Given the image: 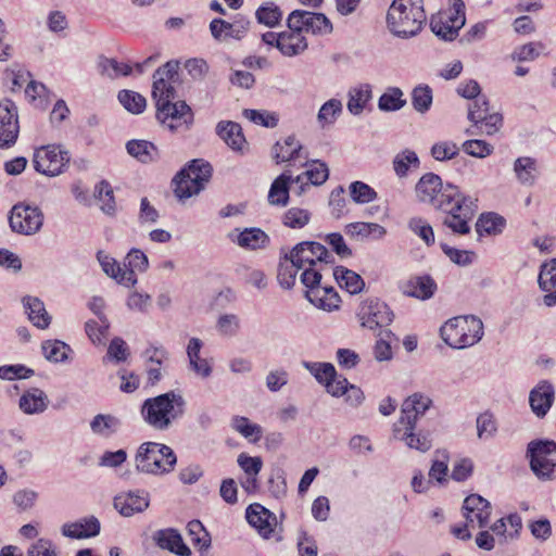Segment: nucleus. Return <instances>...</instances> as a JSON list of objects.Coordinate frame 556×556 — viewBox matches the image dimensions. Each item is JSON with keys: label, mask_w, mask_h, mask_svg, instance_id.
Segmentation results:
<instances>
[{"label": "nucleus", "mask_w": 556, "mask_h": 556, "mask_svg": "<svg viewBox=\"0 0 556 556\" xmlns=\"http://www.w3.org/2000/svg\"><path fill=\"white\" fill-rule=\"evenodd\" d=\"M307 49L306 38L294 31H282L279 41V51L286 56H295Z\"/></svg>", "instance_id": "obj_38"}, {"label": "nucleus", "mask_w": 556, "mask_h": 556, "mask_svg": "<svg viewBox=\"0 0 556 556\" xmlns=\"http://www.w3.org/2000/svg\"><path fill=\"white\" fill-rule=\"evenodd\" d=\"M351 199L357 204H366L377 199V192L363 181H353L349 187Z\"/></svg>", "instance_id": "obj_54"}, {"label": "nucleus", "mask_w": 556, "mask_h": 556, "mask_svg": "<svg viewBox=\"0 0 556 556\" xmlns=\"http://www.w3.org/2000/svg\"><path fill=\"white\" fill-rule=\"evenodd\" d=\"M273 152L277 163L296 161L302 157V144L294 136H288L283 143L277 142L274 146Z\"/></svg>", "instance_id": "obj_39"}, {"label": "nucleus", "mask_w": 556, "mask_h": 556, "mask_svg": "<svg viewBox=\"0 0 556 556\" xmlns=\"http://www.w3.org/2000/svg\"><path fill=\"white\" fill-rule=\"evenodd\" d=\"M506 220L496 213H483L476 223V231L480 237L483 235H498L503 231Z\"/></svg>", "instance_id": "obj_43"}, {"label": "nucleus", "mask_w": 556, "mask_h": 556, "mask_svg": "<svg viewBox=\"0 0 556 556\" xmlns=\"http://www.w3.org/2000/svg\"><path fill=\"white\" fill-rule=\"evenodd\" d=\"M18 111L16 104L9 99L0 102V148L12 147L18 137Z\"/></svg>", "instance_id": "obj_15"}, {"label": "nucleus", "mask_w": 556, "mask_h": 556, "mask_svg": "<svg viewBox=\"0 0 556 556\" xmlns=\"http://www.w3.org/2000/svg\"><path fill=\"white\" fill-rule=\"evenodd\" d=\"M530 467L541 480L556 479V459L552 456L556 453V442L551 440L532 441L528 444Z\"/></svg>", "instance_id": "obj_9"}, {"label": "nucleus", "mask_w": 556, "mask_h": 556, "mask_svg": "<svg viewBox=\"0 0 556 556\" xmlns=\"http://www.w3.org/2000/svg\"><path fill=\"white\" fill-rule=\"evenodd\" d=\"M401 289L405 295L428 300L433 296L437 283L429 275L415 276L404 282Z\"/></svg>", "instance_id": "obj_26"}, {"label": "nucleus", "mask_w": 556, "mask_h": 556, "mask_svg": "<svg viewBox=\"0 0 556 556\" xmlns=\"http://www.w3.org/2000/svg\"><path fill=\"white\" fill-rule=\"evenodd\" d=\"M27 556H59V552L51 540L40 538L28 547Z\"/></svg>", "instance_id": "obj_64"}, {"label": "nucleus", "mask_w": 556, "mask_h": 556, "mask_svg": "<svg viewBox=\"0 0 556 556\" xmlns=\"http://www.w3.org/2000/svg\"><path fill=\"white\" fill-rule=\"evenodd\" d=\"M70 161V152L56 144L42 146L36 149L33 157L35 169L49 177H55L64 173Z\"/></svg>", "instance_id": "obj_10"}, {"label": "nucleus", "mask_w": 556, "mask_h": 556, "mask_svg": "<svg viewBox=\"0 0 556 556\" xmlns=\"http://www.w3.org/2000/svg\"><path fill=\"white\" fill-rule=\"evenodd\" d=\"M406 104L403 91L399 87H389L378 100V108L383 112L401 110Z\"/></svg>", "instance_id": "obj_45"}, {"label": "nucleus", "mask_w": 556, "mask_h": 556, "mask_svg": "<svg viewBox=\"0 0 556 556\" xmlns=\"http://www.w3.org/2000/svg\"><path fill=\"white\" fill-rule=\"evenodd\" d=\"M419 159L412 150H404L397 153L393 160V168L399 177H405L410 167H419Z\"/></svg>", "instance_id": "obj_50"}, {"label": "nucleus", "mask_w": 556, "mask_h": 556, "mask_svg": "<svg viewBox=\"0 0 556 556\" xmlns=\"http://www.w3.org/2000/svg\"><path fill=\"white\" fill-rule=\"evenodd\" d=\"M203 342L199 338H191L187 345L189 369L202 379L208 378L213 372V366L206 358L201 357Z\"/></svg>", "instance_id": "obj_21"}, {"label": "nucleus", "mask_w": 556, "mask_h": 556, "mask_svg": "<svg viewBox=\"0 0 556 556\" xmlns=\"http://www.w3.org/2000/svg\"><path fill=\"white\" fill-rule=\"evenodd\" d=\"M427 16L422 0H393L387 13L388 29L396 37H415Z\"/></svg>", "instance_id": "obj_4"}, {"label": "nucleus", "mask_w": 556, "mask_h": 556, "mask_svg": "<svg viewBox=\"0 0 556 556\" xmlns=\"http://www.w3.org/2000/svg\"><path fill=\"white\" fill-rule=\"evenodd\" d=\"M149 266L148 256L138 249H131L124 261L125 270H131L132 274L136 271L143 273Z\"/></svg>", "instance_id": "obj_59"}, {"label": "nucleus", "mask_w": 556, "mask_h": 556, "mask_svg": "<svg viewBox=\"0 0 556 556\" xmlns=\"http://www.w3.org/2000/svg\"><path fill=\"white\" fill-rule=\"evenodd\" d=\"M415 193L421 203L430 204L446 214L443 225L453 233L467 235L471 227L469 222L478 211L477 199L463 193L458 187L443 186L439 175L427 173L415 186Z\"/></svg>", "instance_id": "obj_1"}, {"label": "nucleus", "mask_w": 556, "mask_h": 556, "mask_svg": "<svg viewBox=\"0 0 556 556\" xmlns=\"http://www.w3.org/2000/svg\"><path fill=\"white\" fill-rule=\"evenodd\" d=\"M117 98L119 103L134 114L142 113L147 105L144 97L131 90L119 91Z\"/></svg>", "instance_id": "obj_53"}, {"label": "nucleus", "mask_w": 556, "mask_h": 556, "mask_svg": "<svg viewBox=\"0 0 556 556\" xmlns=\"http://www.w3.org/2000/svg\"><path fill=\"white\" fill-rule=\"evenodd\" d=\"M332 275L339 286L351 294L359 293L365 287V282L358 274L343 266L336 267Z\"/></svg>", "instance_id": "obj_41"}, {"label": "nucleus", "mask_w": 556, "mask_h": 556, "mask_svg": "<svg viewBox=\"0 0 556 556\" xmlns=\"http://www.w3.org/2000/svg\"><path fill=\"white\" fill-rule=\"evenodd\" d=\"M431 404V399L421 393H414L405 399L401 407V417L393 425V438L404 442L409 448L429 451L432 446L430 433L421 428L420 422Z\"/></svg>", "instance_id": "obj_2"}, {"label": "nucleus", "mask_w": 556, "mask_h": 556, "mask_svg": "<svg viewBox=\"0 0 556 556\" xmlns=\"http://www.w3.org/2000/svg\"><path fill=\"white\" fill-rule=\"evenodd\" d=\"M121 427V419L112 414H98L90 421L91 432L102 439L113 437L118 432Z\"/></svg>", "instance_id": "obj_33"}, {"label": "nucleus", "mask_w": 556, "mask_h": 556, "mask_svg": "<svg viewBox=\"0 0 556 556\" xmlns=\"http://www.w3.org/2000/svg\"><path fill=\"white\" fill-rule=\"evenodd\" d=\"M300 269L302 268L289 256V253H285L280 257L277 273L280 287L287 290L291 289L295 285L296 274Z\"/></svg>", "instance_id": "obj_42"}, {"label": "nucleus", "mask_w": 556, "mask_h": 556, "mask_svg": "<svg viewBox=\"0 0 556 556\" xmlns=\"http://www.w3.org/2000/svg\"><path fill=\"white\" fill-rule=\"evenodd\" d=\"M49 404L47 394L38 389L30 388L20 397L18 406L24 414L34 415L43 413Z\"/></svg>", "instance_id": "obj_29"}, {"label": "nucleus", "mask_w": 556, "mask_h": 556, "mask_svg": "<svg viewBox=\"0 0 556 556\" xmlns=\"http://www.w3.org/2000/svg\"><path fill=\"white\" fill-rule=\"evenodd\" d=\"M179 63L177 61H168L159 67L153 74L152 97L155 105L166 100H174L176 89L174 83L177 80Z\"/></svg>", "instance_id": "obj_13"}, {"label": "nucleus", "mask_w": 556, "mask_h": 556, "mask_svg": "<svg viewBox=\"0 0 556 556\" xmlns=\"http://www.w3.org/2000/svg\"><path fill=\"white\" fill-rule=\"evenodd\" d=\"M126 150L141 163H151L160 157L159 149L147 140H130L126 144Z\"/></svg>", "instance_id": "obj_40"}, {"label": "nucleus", "mask_w": 556, "mask_h": 556, "mask_svg": "<svg viewBox=\"0 0 556 556\" xmlns=\"http://www.w3.org/2000/svg\"><path fill=\"white\" fill-rule=\"evenodd\" d=\"M555 399L554 387L543 380L529 394V403L536 417L543 418L549 410Z\"/></svg>", "instance_id": "obj_20"}, {"label": "nucleus", "mask_w": 556, "mask_h": 556, "mask_svg": "<svg viewBox=\"0 0 556 556\" xmlns=\"http://www.w3.org/2000/svg\"><path fill=\"white\" fill-rule=\"evenodd\" d=\"M463 515L468 525L485 528L490 521L492 506L479 494H470L463 504Z\"/></svg>", "instance_id": "obj_16"}, {"label": "nucleus", "mask_w": 556, "mask_h": 556, "mask_svg": "<svg viewBox=\"0 0 556 556\" xmlns=\"http://www.w3.org/2000/svg\"><path fill=\"white\" fill-rule=\"evenodd\" d=\"M332 31V24L323 13L305 11V33L327 35Z\"/></svg>", "instance_id": "obj_47"}, {"label": "nucleus", "mask_w": 556, "mask_h": 556, "mask_svg": "<svg viewBox=\"0 0 556 556\" xmlns=\"http://www.w3.org/2000/svg\"><path fill=\"white\" fill-rule=\"evenodd\" d=\"M101 73L110 78H116L118 76H127L131 73V66L125 63H119L115 59H101L99 62Z\"/></svg>", "instance_id": "obj_58"}, {"label": "nucleus", "mask_w": 556, "mask_h": 556, "mask_svg": "<svg viewBox=\"0 0 556 556\" xmlns=\"http://www.w3.org/2000/svg\"><path fill=\"white\" fill-rule=\"evenodd\" d=\"M180 172H187L188 177L192 179V186L197 187L193 191H201L212 176V166L203 160H193Z\"/></svg>", "instance_id": "obj_36"}, {"label": "nucleus", "mask_w": 556, "mask_h": 556, "mask_svg": "<svg viewBox=\"0 0 556 556\" xmlns=\"http://www.w3.org/2000/svg\"><path fill=\"white\" fill-rule=\"evenodd\" d=\"M147 356V381L150 386H155L161 381L162 365L168 359L169 353L162 345H151L144 351Z\"/></svg>", "instance_id": "obj_23"}, {"label": "nucleus", "mask_w": 556, "mask_h": 556, "mask_svg": "<svg viewBox=\"0 0 556 556\" xmlns=\"http://www.w3.org/2000/svg\"><path fill=\"white\" fill-rule=\"evenodd\" d=\"M305 296L316 307L327 312L338 309L341 302L337 291L328 286L307 290Z\"/></svg>", "instance_id": "obj_27"}, {"label": "nucleus", "mask_w": 556, "mask_h": 556, "mask_svg": "<svg viewBox=\"0 0 556 556\" xmlns=\"http://www.w3.org/2000/svg\"><path fill=\"white\" fill-rule=\"evenodd\" d=\"M173 182L175 186L174 192L180 200L191 198L200 192L193 191L195 187L192 186L193 181L188 177L187 172H179L173 179Z\"/></svg>", "instance_id": "obj_61"}, {"label": "nucleus", "mask_w": 556, "mask_h": 556, "mask_svg": "<svg viewBox=\"0 0 556 556\" xmlns=\"http://www.w3.org/2000/svg\"><path fill=\"white\" fill-rule=\"evenodd\" d=\"M514 172L521 185L533 186L539 176L538 161L530 156L518 157L514 162Z\"/></svg>", "instance_id": "obj_34"}, {"label": "nucleus", "mask_w": 556, "mask_h": 556, "mask_svg": "<svg viewBox=\"0 0 556 556\" xmlns=\"http://www.w3.org/2000/svg\"><path fill=\"white\" fill-rule=\"evenodd\" d=\"M25 313L29 321L39 329H46L51 323V316L46 311L43 302L31 295H26L22 299Z\"/></svg>", "instance_id": "obj_28"}, {"label": "nucleus", "mask_w": 556, "mask_h": 556, "mask_svg": "<svg viewBox=\"0 0 556 556\" xmlns=\"http://www.w3.org/2000/svg\"><path fill=\"white\" fill-rule=\"evenodd\" d=\"M290 184H294V178L289 170H286L273 181L268 202L273 205L286 206L289 201Z\"/></svg>", "instance_id": "obj_32"}, {"label": "nucleus", "mask_w": 556, "mask_h": 556, "mask_svg": "<svg viewBox=\"0 0 556 556\" xmlns=\"http://www.w3.org/2000/svg\"><path fill=\"white\" fill-rule=\"evenodd\" d=\"M186 410V401L180 393H166L147 399L140 408L142 419L157 431H167L177 422Z\"/></svg>", "instance_id": "obj_3"}, {"label": "nucleus", "mask_w": 556, "mask_h": 556, "mask_svg": "<svg viewBox=\"0 0 556 556\" xmlns=\"http://www.w3.org/2000/svg\"><path fill=\"white\" fill-rule=\"evenodd\" d=\"M342 113V103L338 99L326 101L317 113V123L320 128L325 129L332 126Z\"/></svg>", "instance_id": "obj_44"}, {"label": "nucleus", "mask_w": 556, "mask_h": 556, "mask_svg": "<svg viewBox=\"0 0 556 556\" xmlns=\"http://www.w3.org/2000/svg\"><path fill=\"white\" fill-rule=\"evenodd\" d=\"M188 534L193 544L200 548H207L211 544V536L201 521L191 520L187 525Z\"/></svg>", "instance_id": "obj_60"}, {"label": "nucleus", "mask_w": 556, "mask_h": 556, "mask_svg": "<svg viewBox=\"0 0 556 556\" xmlns=\"http://www.w3.org/2000/svg\"><path fill=\"white\" fill-rule=\"evenodd\" d=\"M539 286L546 294L556 292V258L542 264L539 274Z\"/></svg>", "instance_id": "obj_51"}, {"label": "nucleus", "mask_w": 556, "mask_h": 556, "mask_svg": "<svg viewBox=\"0 0 556 556\" xmlns=\"http://www.w3.org/2000/svg\"><path fill=\"white\" fill-rule=\"evenodd\" d=\"M218 136L230 147L232 150H242L245 143L241 126L235 122H219L216 126Z\"/></svg>", "instance_id": "obj_37"}, {"label": "nucleus", "mask_w": 556, "mask_h": 556, "mask_svg": "<svg viewBox=\"0 0 556 556\" xmlns=\"http://www.w3.org/2000/svg\"><path fill=\"white\" fill-rule=\"evenodd\" d=\"M441 338L454 349H464L479 342L483 336V323L480 318L456 316L448 319L440 329Z\"/></svg>", "instance_id": "obj_5"}, {"label": "nucleus", "mask_w": 556, "mask_h": 556, "mask_svg": "<svg viewBox=\"0 0 556 556\" xmlns=\"http://www.w3.org/2000/svg\"><path fill=\"white\" fill-rule=\"evenodd\" d=\"M152 304V298L148 293H142L137 290L131 291L126 300V306L132 312L146 314L149 312Z\"/></svg>", "instance_id": "obj_62"}, {"label": "nucleus", "mask_w": 556, "mask_h": 556, "mask_svg": "<svg viewBox=\"0 0 556 556\" xmlns=\"http://www.w3.org/2000/svg\"><path fill=\"white\" fill-rule=\"evenodd\" d=\"M155 540L161 548L168 549L178 556H189L191 554L190 548L184 543L179 532L174 529L157 531Z\"/></svg>", "instance_id": "obj_31"}, {"label": "nucleus", "mask_w": 556, "mask_h": 556, "mask_svg": "<svg viewBox=\"0 0 556 556\" xmlns=\"http://www.w3.org/2000/svg\"><path fill=\"white\" fill-rule=\"evenodd\" d=\"M9 225L13 232L33 236L41 229L43 214L37 206L17 203L10 211Z\"/></svg>", "instance_id": "obj_11"}, {"label": "nucleus", "mask_w": 556, "mask_h": 556, "mask_svg": "<svg viewBox=\"0 0 556 556\" xmlns=\"http://www.w3.org/2000/svg\"><path fill=\"white\" fill-rule=\"evenodd\" d=\"M231 240L244 250L255 251L266 249L270 243L269 236L261 228L251 227L239 231Z\"/></svg>", "instance_id": "obj_22"}, {"label": "nucleus", "mask_w": 556, "mask_h": 556, "mask_svg": "<svg viewBox=\"0 0 556 556\" xmlns=\"http://www.w3.org/2000/svg\"><path fill=\"white\" fill-rule=\"evenodd\" d=\"M231 427L253 443L260 441L263 435L262 427L257 424L250 422L249 418L243 416H233L231 419Z\"/></svg>", "instance_id": "obj_46"}, {"label": "nucleus", "mask_w": 556, "mask_h": 556, "mask_svg": "<svg viewBox=\"0 0 556 556\" xmlns=\"http://www.w3.org/2000/svg\"><path fill=\"white\" fill-rule=\"evenodd\" d=\"M346 108L353 115H359L372 98L369 84H358L349 90Z\"/></svg>", "instance_id": "obj_35"}, {"label": "nucleus", "mask_w": 556, "mask_h": 556, "mask_svg": "<svg viewBox=\"0 0 556 556\" xmlns=\"http://www.w3.org/2000/svg\"><path fill=\"white\" fill-rule=\"evenodd\" d=\"M255 16L260 24H264L267 27H275L281 21L282 12L273 2H267L256 10Z\"/></svg>", "instance_id": "obj_52"}, {"label": "nucleus", "mask_w": 556, "mask_h": 556, "mask_svg": "<svg viewBox=\"0 0 556 556\" xmlns=\"http://www.w3.org/2000/svg\"><path fill=\"white\" fill-rule=\"evenodd\" d=\"M61 532L64 536L71 539L92 538L100 532V521L94 516H91L75 522L64 523Z\"/></svg>", "instance_id": "obj_25"}, {"label": "nucleus", "mask_w": 556, "mask_h": 556, "mask_svg": "<svg viewBox=\"0 0 556 556\" xmlns=\"http://www.w3.org/2000/svg\"><path fill=\"white\" fill-rule=\"evenodd\" d=\"M357 316L362 326L370 330L387 327L394 318V314L390 307L378 299L364 301L359 306Z\"/></svg>", "instance_id": "obj_14"}, {"label": "nucleus", "mask_w": 556, "mask_h": 556, "mask_svg": "<svg viewBox=\"0 0 556 556\" xmlns=\"http://www.w3.org/2000/svg\"><path fill=\"white\" fill-rule=\"evenodd\" d=\"M155 106L157 121L172 132H187L193 125V112L182 100H166Z\"/></svg>", "instance_id": "obj_8"}, {"label": "nucleus", "mask_w": 556, "mask_h": 556, "mask_svg": "<svg viewBox=\"0 0 556 556\" xmlns=\"http://www.w3.org/2000/svg\"><path fill=\"white\" fill-rule=\"evenodd\" d=\"M149 504V493L140 490L123 492L114 497V507L124 517L144 511Z\"/></svg>", "instance_id": "obj_17"}, {"label": "nucleus", "mask_w": 556, "mask_h": 556, "mask_svg": "<svg viewBox=\"0 0 556 556\" xmlns=\"http://www.w3.org/2000/svg\"><path fill=\"white\" fill-rule=\"evenodd\" d=\"M476 426L477 435L480 440H490L496 434L497 424L494 416L489 412H484L477 417Z\"/></svg>", "instance_id": "obj_55"}, {"label": "nucleus", "mask_w": 556, "mask_h": 556, "mask_svg": "<svg viewBox=\"0 0 556 556\" xmlns=\"http://www.w3.org/2000/svg\"><path fill=\"white\" fill-rule=\"evenodd\" d=\"M303 366L324 386L336 377V368L331 363L304 362Z\"/></svg>", "instance_id": "obj_56"}, {"label": "nucleus", "mask_w": 556, "mask_h": 556, "mask_svg": "<svg viewBox=\"0 0 556 556\" xmlns=\"http://www.w3.org/2000/svg\"><path fill=\"white\" fill-rule=\"evenodd\" d=\"M45 357L52 363H61L67 358L71 352L70 345L60 340H47L41 345Z\"/></svg>", "instance_id": "obj_48"}, {"label": "nucleus", "mask_w": 556, "mask_h": 556, "mask_svg": "<svg viewBox=\"0 0 556 556\" xmlns=\"http://www.w3.org/2000/svg\"><path fill=\"white\" fill-rule=\"evenodd\" d=\"M466 23L465 3L463 0H451L447 9L431 16L432 33L444 41H453Z\"/></svg>", "instance_id": "obj_7"}, {"label": "nucleus", "mask_w": 556, "mask_h": 556, "mask_svg": "<svg viewBox=\"0 0 556 556\" xmlns=\"http://www.w3.org/2000/svg\"><path fill=\"white\" fill-rule=\"evenodd\" d=\"M348 236L359 240H381L387 229L377 223L356 222L348 224L344 228Z\"/></svg>", "instance_id": "obj_30"}, {"label": "nucleus", "mask_w": 556, "mask_h": 556, "mask_svg": "<svg viewBox=\"0 0 556 556\" xmlns=\"http://www.w3.org/2000/svg\"><path fill=\"white\" fill-rule=\"evenodd\" d=\"M432 89L428 85L420 84L412 91V105L419 113H426L432 105Z\"/></svg>", "instance_id": "obj_49"}, {"label": "nucleus", "mask_w": 556, "mask_h": 556, "mask_svg": "<svg viewBox=\"0 0 556 556\" xmlns=\"http://www.w3.org/2000/svg\"><path fill=\"white\" fill-rule=\"evenodd\" d=\"M289 256L301 267H312L333 264V255L319 242L303 241L293 247L289 252Z\"/></svg>", "instance_id": "obj_12"}, {"label": "nucleus", "mask_w": 556, "mask_h": 556, "mask_svg": "<svg viewBox=\"0 0 556 556\" xmlns=\"http://www.w3.org/2000/svg\"><path fill=\"white\" fill-rule=\"evenodd\" d=\"M329 177V169L326 163L320 161H313L309 168L294 178V184L298 186V194L301 195L305 188L309 185H323Z\"/></svg>", "instance_id": "obj_24"}, {"label": "nucleus", "mask_w": 556, "mask_h": 556, "mask_svg": "<svg viewBox=\"0 0 556 556\" xmlns=\"http://www.w3.org/2000/svg\"><path fill=\"white\" fill-rule=\"evenodd\" d=\"M245 517L250 526L255 528L264 539L270 536L277 523L276 516L257 503L247 508Z\"/></svg>", "instance_id": "obj_19"}, {"label": "nucleus", "mask_w": 556, "mask_h": 556, "mask_svg": "<svg viewBox=\"0 0 556 556\" xmlns=\"http://www.w3.org/2000/svg\"><path fill=\"white\" fill-rule=\"evenodd\" d=\"M176 463L173 448L156 442L142 443L135 456L137 470L151 475L168 473L174 470Z\"/></svg>", "instance_id": "obj_6"}, {"label": "nucleus", "mask_w": 556, "mask_h": 556, "mask_svg": "<svg viewBox=\"0 0 556 556\" xmlns=\"http://www.w3.org/2000/svg\"><path fill=\"white\" fill-rule=\"evenodd\" d=\"M97 260L105 275L114 279L118 285L130 288L137 283V275L132 274L131 270H125L114 257L104 251H98Z\"/></svg>", "instance_id": "obj_18"}, {"label": "nucleus", "mask_w": 556, "mask_h": 556, "mask_svg": "<svg viewBox=\"0 0 556 556\" xmlns=\"http://www.w3.org/2000/svg\"><path fill=\"white\" fill-rule=\"evenodd\" d=\"M462 149L468 155L479 157V159H483V157L491 155L494 150L492 144H490L489 142H486L484 140H480V139L466 140L462 144Z\"/></svg>", "instance_id": "obj_63"}, {"label": "nucleus", "mask_w": 556, "mask_h": 556, "mask_svg": "<svg viewBox=\"0 0 556 556\" xmlns=\"http://www.w3.org/2000/svg\"><path fill=\"white\" fill-rule=\"evenodd\" d=\"M408 228L418 236L428 247L434 243V232L431 225L421 217H412L408 220Z\"/></svg>", "instance_id": "obj_57"}]
</instances>
